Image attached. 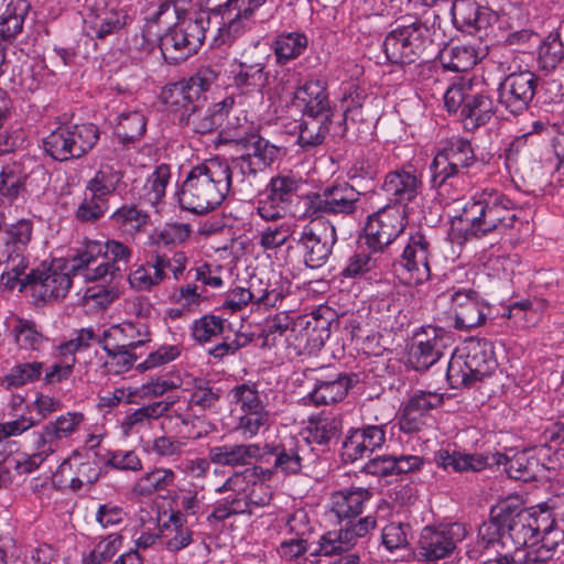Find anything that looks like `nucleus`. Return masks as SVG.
<instances>
[{"instance_id": "obj_22", "label": "nucleus", "mask_w": 564, "mask_h": 564, "mask_svg": "<svg viewBox=\"0 0 564 564\" xmlns=\"http://www.w3.org/2000/svg\"><path fill=\"white\" fill-rule=\"evenodd\" d=\"M423 334L425 338L417 339L409 351V364L419 371L427 370L454 345L453 333L445 328L429 326Z\"/></svg>"}, {"instance_id": "obj_26", "label": "nucleus", "mask_w": 564, "mask_h": 564, "mask_svg": "<svg viewBox=\"0 0 564 564\" xmlns=\"http://www.w3.org/2000/svg\"><path fill=\"white\" fill-rule=\"evenodd\" d=\"M67 268L69 269V263ZM69 274L74 275L69 270L68 272H62L52 269H32L25 275L22 288H30L32 295L43 302L63 299L72 286Z\"/></svg>"}, {"instance_id": "obj_63", "label": "nucleus", "mask_w": 564, "mask_h": 564, "mask_svg": "<svg viewBox=\"0 0 564 564\" xmlns=\"http://www.w3.org/2000/svg\"><path fill=\"white\" fill-rule=\"evenodd\" d=\"M477 56L475 50L467 46H455L448 52V61L444 66L453 72L463 73L476 65Z\"/></svg>"}, {"instance_id": "obj_23", "label": "nucleus", "mask_w": 564, "mask_h": 564, "mask_svg": "<svg viewBox=\"0 0 564 564\" xmlns=\"http://www.w3.org/2000/svg\"><path fill=\"white\" fill-rule=\"evenodd\" d=\"M375 527L376 519L372 517L360 518L357 522L349 519L340 530L325 533L311 555L333 556L347 552L355 545L358 538L365 536Z\"/></svg>"}, {"instance_id": "obj_44", "label": "nucleus", "mask_w": 564, "mask_h": 564, "mask_svg": "<svg viewBox=\"0 0 564 564\" xmlns=\"http://www.w3.org/2000/svg\"><path fill=\"white\" fill-rule=\"evenodd\" d=\"M175 477V473L170 468H153L134 482L132 492L138 497H150L166 490L174 482Z\"/></svg>"}, {"instance_id": "obj_25", "label": "nucleus", "mask_w": 564, "mask_h": 564, "mask_svg": "<svg viewBox=\"0 0 564 564\" xmlns=\"http://www.w3.org/2000/svg\"><path fill=\"white\" fill-rule=\"evenodd\" d=\"M451 15L455 29L469 35L486 31L497 21L495 11L476 0H453Z\"/></svg>"}, {"instance_id": "obj_16", "label": "nucleus", "mask_w": 564, "mask_h": 564, "mask_svg": "<svg viewBox=\"0 0 564 564\" xmlns=\"http://www.w3.org/2000/svg\"><path fill=\"white\" fill-rule=\"evenodd\" d=\"M359 197L360 193L348 183L333 184L318 193L306 195L304 216L351 215L357 209Z\"/></svg>"}, {"instance_id": "obj_61", "label": "nucleus", "mask_w": 564, "mask_h": 564, "mask_svg": "<svg viewBox=\"0 0 564 564\" xmlns=\"http://www.w3.org/2000/svg\"><path fill=\"white\" fill-rule=\"evenodd\" d=\"M191 232L192 228L188 224L171 223L153 235L152 241L159 247L182 243L189 237Z\"/></svg>"}, {"instance_id": "obj_32", "label": "nucleus", "mask_w": 564, "mask_h": 564, "mask_svg": "<svg viewBox=\"0 0 564 564\" xmlns=\"http://www.w3.org/2000/svg\"><path fill=\"white\" fill-rule=\"evenodd\" d=\"M32 223L21 219L17 224L0 226V263L15 262L22 259V252L31 240Z\"/></svg>"}, {"instance_id": "obj_48", "label": "nucleus", "mask_w": 564, "mask_h": 564, "mask_svg": "<svg viewBox=\"0 0 564 564\" xmlns=\"http://www.w3.org/2000/svg\"><path fill=\"white\" fill-rule=\"evenodd\" d=\"M171 178V169L167 164L156 166L149 175L140 194V199L151 206L159 204L165 195L166 186Z\"/></svg>"}, {"instance_id": "obj_35", "label": "nucleus", "mask_w": 564, "mask_h": 564, "mask_svg": "<svg viewBox=\"0 0 564 564\" xmlns=\"http://www.w3.org/2000/svg\"><path fill=\"white\" fill-rule=\"evenodd\" d=\"M144 338L137 339V336L142 335L141 329L132 323H123L112 325L105 329L97 338V343L101 346L105 352L116 351L119 349H137L149 341V333L145 327Z\"/></svg>"}, {"instance_id": "obj_12", "label": "nucleus", "mask_w": 564, "mask_h": 564, "mask_svg": "<svg viewBox=\"0 0 564 564\" xmlns=\"http://www.w3.org/2000/svg\"><path fill=\"white\" fill-rule=\"evenodd\" d=\"M47 183V171L31 159L14 161L2 166L0 196L12 202L26 192L34 193Z\"/></svg>"}, {"instance_id": "obj_6", "label": "nucleus", "mask_w": 564, "mask_h": 564, "mask_svg": "<svg viewBox=\"0 0 564 564\" xmlns=\"http://www.w3.org/2000/svg\"><path fill=\"white\" fill-rule=\"evenodd\" d=\"M434 24L427 25L419 19L409 24H398L384 37L382 48L392 64L409 65L426 63L440 52L434 43Z\"/></svg>"}, {"instance_id": "obj_33", "label": "nucleus", "mask_w": 564, "mask_h": 564, "mask_svg": "<svg viewBox=\"0 0 564 564\" xmlns=\"http://www.w3.org/2000/svg\"><path fill=\"white\" fill-rule=\"evenodd\" d=\"M386 441V432L381 425H366L351 431L344 442L345 455L351 462L369 457Z\"/></svg>"}, {"instance_id": "obj_37", "label": "nucleus", "mask_w": 564, "mask_h": 564, "mask_svg": "<svg viewBox=\"0 0 564 564\" xmlns=\"http://www.w3.org/2000/svg\"><path fill=\"white\" fill-rule=\"evenodd\" d=\"M387 263V259L375 248H359L349 257L347 265L343 269L341 275L348 279H373L378 276V271Z\"/></svg>"}, {"instance_id": "obj_57", "label": "nucleus", "mask_w": 564, "mask_h": 564, "mask_svg": "<svg viewBox=\"0 0 564 564\" xmlns=\"http://www.w3.org/2000/svg\"><path fill=\"white\" fill-rule=\"evenodd\" d=\"M43 371V362H22L14 366L3 378L7 388H18L40 379Z\"/></svg>"}, {"instance_id": "obj_58", "label": "nucleus", "mask_w": 564, "mask_h": 564, "mask_svg": "<svg viewBox=\"0 0 564 564\" xmlns=\"http://www.w3.org/2000/svg\"><path fill=\"white\" fill-rule=\"evenodd\" d=\"M341 423L336 417H319L312 422L310 435L305 438L310 440V444L326 445L339 434Z\"/></svg>"}, {"instance_id": "obj_28", "label": "nucleus", "mask_w": 564, "mask_h": 564, "mask_svg": "<svg viewBox=\"0 0 564 564\" xmlns=\"http://www.w3.org/2000/svg\"><path fill=\"white\" fill-rule=\"evenodd\" d=\"M454 327L458 330H470L486 321V306L474 290L457 291L452 295Z\"/></svg>"}, {"instance_id": "obj_8", "label": "nucleus", "mask_w": 564, "mask_h": 564, "mask_svg": "<svg viewBox=\"0 0 564 564\" xmlns=\"http://www.w3.org/2000/svg\"><path fill=\"white\" fill-rule=\"evenodd\" d=\"M517 219L512 202L505 195L496 194L468 203L458 223H466L467 227L460 230L464 231V239L468 240L500 228H512Z\"/></svg>"}, {"instance_id": "obj_18", "label": "nucleus", "mask_w": 564, "mask_h": 564, "mask_svg": "<svg viewBox=\"0 0 564 564\" xmlns=\"http://www.w3.org/2000/svg\"><path fill=\"white\" fill-rule=\"evenodd\" d=\"M406 227V210L400 206H386L369 216L365 227L366 245L384 252Z\"/></svg>"}, {"instance_id": "obj_30", "label": "nucleus", "mask_w": 564, "mask_h": 564, "mask_svg": "<svg viewBox=\"0 0 564 564\" xmlns=\"http://www.w3.org/2000/svg\"><path fill=\"white\" fill-rule=\"evenodd\" d=\"M294 105L301 109L302 115L334 113L328 99L326 83L322 79H307L294 91Z\"/></svg>"}, {"instance_id": "obj_62", "label": "nucleus", "mask_w": 564, "mask_h": 564, "mask_svg": "<svg viewBox=\"0 0 564 564\" xmlns=\"http://www.w3.org/2000/svg\"><path fill=\"white\" fill-rule=\"evenodd\" d=\"M291 237V226L286 223L269 225L260 234L259 245L264 250L282 247Z\"/></svg>"}, {"instance_id": "obj_53", "label": "nucleus", "mask_w": 564, "mask_h": 564, "mask_svg": "<svg viewBox=\"0 0 564 564\" xmlns=\"http://www.w3.org/2000/svg\"><path fill=\"white\" fill-rule=\"evenodd\" d=\"M248 291L250 292V301L257 304H262L265 307L275 306L284 297L282 289L278 282L273 284L263 282L261 279L251 278L249 281Z\"/></svg>"}, {"instance_id": "obj_38", "label": "nucleus", "mask_w": 564, "mask_h": 564, "mask_svg": "<svg viewBox=\"0 0 564 564\" xmlns=\"http://www.w3.org/2000/svg\"><path fill=\"white\" fill-rule=\"evenodd\" d=\"M221 398V389L214 382L203 378L193 381V388L187 403V410L194 416L200 417L207 411H216Z\"/></svg>"}, {"instance_id": "obj_21", "label": "nucleus", "mask_w": 564, "mask_h": 564, "mask_svg": "<svg viewBox=\"0 0 564 564\" xmlns=\"http://www.w3.org/2000/svg\"><path fill=\"white\" fill-rule=\"evenodd\" d=\"M219 72L213 67H203L187 80L167 85L162 91L163 101L186 111L194 101H202V94L209 90L217 80Z\"/></svg>"}, {"instance_id": "obj_42", "label": "nucleus", "mask_w": 564, "mask_h": 564, "mask_svg": "<svg viewBox=\"0 0 564 564\" xmlns=\"http://www.w3.org/2000/svg\"><path fill=\"white\" fill-rule=\"evenodd\" d=\"M186 519L181 511H173L169 524L161 530V539L171 552H178L188 546L193 541V531L185 524Z\"/></svg>"}, {"instance_id": "obj_39", "label": "nucleus", "mask_w": 564, "mask_h": 564, "mask_svg": "<svg viewBox=\"0 0 564 564\" xmlns=\"http://www.w3.org/2000/svg\"><path fill=\"white\" fill-rule=\"evenodd\" d=\"M497 111V105L485 93H470L463 110V120L467 129H475L490 121Z\"/></svg>"}, {"instance_id": "obj_49", "label": "nucleus", "mask_w": 564, "mask_h": 564, "mask_svg": "<svg viewBox=\"0 0 564 564\" xmlns=\"http://www.w3.org/2000/svg\"><path fill=\"white\" fill-rule=\"evenodd\" d=\"M147 130L145 116L140 111L122 112L117 118L116 133L122 143L139 140Z\"/></svg>"}, {"instance_id": "obj_11", "label": "nucleus", "mask_w": 564, "mask_h": 564, "mask_svg": "<svg viewBox=\"0 0 564 564\" xmlns=\"http://www.w3.org/2000/svg\"><path fill=\"white\" fill-rule=\"evenodd\" d=\"M302 248L304 262L310 268H319L326 263L337 241L335 226L325 217H311L295 238Z\"/></svg>"}, {"instance_id": "obj_34", "label": "nucleus", "mask_w": 564, "mask_h": 564, "mask_svg": "<svg viewBox=\"0 0 564 564\" xmlns=\"http://www.w3.org/2000/svg\"><path fill=\"white\" fill-rule=\"evenodd\" d=\"M260 457L262 448L258 444L226 443L213 446L208 451L210 462L221 466H248Z\"/></svg>"}, {"instance_id": "obj_36", "label": "nucleus", "mask_w": 564, "mask_h": 564, "mask_svg": "<svg viewBox=\"0 0 564 564\" xmlns=\"http://www.w3.org/2000/svg\"><path fill=\"white\" fill-rule=\"evenodd\" d=\"M333 116L334 113L302 115L296 144L303 152H312L324 143L329 132Z\"/></svg>"}, {"instance_id": "obj_55", "label": "nucleus", "mask_w": 564, "mask_h": 564, "mask_svg": "<svg viewBox=\"0 0 564 564\" xmlns=\"http://www.w3.org/2000/svg\"><path fill=\"white\" fill-rule=\"evenodd\" d=\"M539 46V66L550 72L564 58V44L558 34H550Z\"/></svg>"}, {"instance_id": "obj_7", "label": "nucleus", "mask_w": 564, "mask_h": 564, "mask_svg": "<svg viewBox=\"0 0 564 564\" xmlns=\"http://www.w3.org/2000/svg\"><path fill=\"white\" fill-rule=\"evenodd\" d=\"M497 367L492 344L485 338L470 340L463 352L452 355L446 379L452 389L471 388L490 377Z\"/></svg>"}, {"instance_id": "obj_41", "label": "nucleus", "mask_w": 564, "mask_h": 564, "mask_svg": "<svg viewBox=\"0 0 564 564\" xmlns=\"http://www.w3.org/2000/svg\"><path fill=\"white\" fill-rule=\"evenodd\" d=\"M83 421V413L68 412L58 416L55 421L48 422L44 426L43 433L39 434L36 448L45 447L50 444H53L56 447L55 442L72 435Z\"/></svg>"}, {"instance_id": "obj_4", "label": "nucleus", "mask_w": 564, "mask_h": 564, "mask_svg": "<svg viewBox=\"0 0 564 564\" xmlns=\"http://www.w3.org/2000/svg\"><path fill=\"white\" fill-rule=\"evenodd\" d=\"M434 460L438 467L445 470L451 468L456 473H477L487 467L503 465L505 471L510 478L525 482L539 479L536 465L529 448L517 452L511 457L499 452L466 454L458 451L440 449L435 453Z\"/></svg>"}, {"instance_id": "obj_47", "label": "nucleus", "mask_w": 564, "mask_h": 564, "mask_svg": "<svg viewBox=\"0 0 564 564\" xmlns=\"http://www.w3.org/2000/svg\"><path fill=\"white\" fill-rule=\"evenodd\" d=\"M123 173L110 164H101L95 176L87 183L86 189L90 194L107 198L116 192L121 183Z\"/></svg>"}, {"instance_id": "obj_29", "label": "nucleus", "mask_w": 564, "mask_h": 564, "mask_svg": "<svg viewBox=\"0 0 564 564\" xmlns=\"http://www.w3.org/2000/svg\"><path fill=\"white\" fill-rule=\"evenodd\" d=\"M381 188L391 202L406 210V205L421 193L422 181L414 171L398 169L386 175Z\"/></svg>"}, {"instance_id": "obj_46", "label": "nucleus", "mask_w": 564, "mask_h": 564, "mask_svg": "<svg viewBox=\"0 0 564 564\" xmlns=\"http://www.w3.org/2000/svg\"><path fill=\"white\" fill-rule=\"evenodd\" d=\"M29 8L30 6L24 0H17L7 6L0 17V36L2 40L11 41L22 31Z\"/></svg>"}, {"instance_id": "obj_54", "label": "nucleus", "mask_w": 564, "mask_h": 564, "mask_svg": "<svg viewBox=\"0 0 564 564\" xmlns=\"http://www.w3.org/2000/svg\"><path fill=\"white\" fill-rule=\"evenodd\" d=\"M122 535L111 533L100 540L95 547L83 556L82 564H105L109 562L122 546Z\"/></svg>"}, {"instance_id": "obj_64", "label": "nucleus", "mask_w": 564, "mask_h": 564, "mask_svg": "<svg viewBox=\"0 0 564 564\" xmlns=\"http://www.w3.org/2000/svg\"><path fill=\"white\" fill-rule=\"evenodd\" d=\"M108 209V200L105 197L90 194V197H85L78 206L76 216L80 221H96L100 219Z\"/></svg>"}, {"instance_id": "obj_31", "label": "nucleus", "mask_w": 564, "mask_h": 564, "mask_svg": "<svg viewBox=\"0 0 564 564\" xmlns=\"http://www.w3.org/2000/svg\"><path fill=\"white\" fill-rule=\"evenodd\" d=\"M268 56L252 58L243 54L237 62V68L232 69V84L242 93L259 91L268 84V74L264 72Z\"/></svg>"}, {"instance_id": "obj_51", "label": "nucleus", "mask_w": 564, "mask_h": 564, "mask_svg": "<svg viewBox=\"0 0 564 564\" xmlns=\"http://www.w3.org/2000/svg\"><path fill=\"white\" fill-rule=\"evenodd\" d=\"M307 47V37L302 33H288L279 35L274 41V54L279 64L294 59L302 55Z\"/></svg>"}, {"instance_id": "obj_40", "label": "nucleus", "mask_w": 564, "mask_h": 564, "mask_svg": "<svg viewBox=\"0 0 564 564\" xmlns=\"http://www.w3.org/2000/svg\"><path fill=\"white\" fill-rule=\"evenodd\" d=\"M372 494L365 488H352L338 491L333 496L332 511L340 520L352 519L361 514L364 505L371 498Z\"/></svg>"}, {"instance_id": "obj_13", "label": "nucleus", "mask_w": 564, "mask_h": 564, "mask_svg": "<svg viewBox=\"0 0 564 564\" xmlns=\"http://www.w3.org/2000/svg\"><path fill=\"white\" fill-rule=\"evenodd\" d=\"M477 161L470 141L458 138L452 139L433 159L431 186L441 188L449 178L464 174V171Z\"/></svg>"}, {"instance_id": "obj_20", "label": "nucleus", "mask_w": 564, "mask_h": 564, "mask_svg": "<svg viewBox=\"0 0 564 564\" xmlns=\"http://www.w3.org/2000/svg\"><path fill=\"white\" fill-rule=\"evenodd\" d=\"M234 105L235 98L228 96L210 106L204 93L202 101H194L186 111H182L181 122L194 133L205 134L224 124L225 117L234 111Z\"/></svg>"}, {"instance_id": "obj_10", "label": "nucleus", "mask_w": 564, "mask_h": 564, "mask_svg": "<svg viewBox=\"0 0 564 564\" xmlns=\"http://www.w3.org/2000/svg\"><path fill=\"white\" fill-rule=\"evenodd\" d=\"M274 456L273 470L284 476L302 474L318 459V451L311 446L308 438L289 436L276 444L265 445L262 455Z\"/></svg>"}, {"instance_id": "obj_3", "label": "nucleus", "mask_w": 564, "mask_h": 564, "mask_svg": "<svg viewBox=\"0 0 564 564\" xmlns=\"http://www.w3.org/2000/svg\"><path fill=\"white\" fill-rule=\"evenodd\" d=\"M230 135L232 137L230 141L237 152L232 156L230 165L235 174V189L248 197L258 191L259 173L279 159L281 148L256 131Z\"/></svg>"}, {"instance_id": "obj_56", "label": "nucleus", "mask_w": 564, "mask_h": 564, "mask_svg": "<svg viewBox=\"0 0 564 564\" xmlns=\"http://www.w3.org/2000/svg\"><path fill=\"white\" fill-rule=\"evenodd\" d=\"M173 404L174 401H156L139 408L131 414L127 415L122 426L126 430H132L138 424H143L151 420L159 419L160 416L171 412Z\"/></svg>"}, {"instance_id": "obj_15", "label": "nucleus", "mask_w": 564, "mask_h": 564, "mask_svg": "<svg viewBox=\"0 0 564 564\" xmlns=\"http://www.w3.org/2000/svg\"><path fill=\"white\" fill-rule=\"evenodd\" d=\"M130 18L111 0H86L83 15L84 33L97 40L118 34Z\"/></svg>"}, {"instance_id": "obj_9", "label": "nucleus", "mask_w": 564, "mask_h": 564, "mask_svg": "<svg viewBox=\"0 0 564 564\" xmlns=\"http://www.w3.org/2000/svg\"><path fill=\"white\" fill-rule=\"evenodd\" d=\"M209 14L199 10L188 18L177 15L178 22L160 39L164 57L177 63L197 53L209 28Z\"/></svg>"}, {"instance_id": "obj_50", "label": "nucleus", "mask_w": 564, "mask_h": 564, "mask_svg": "<svg viewBox=\"0 0 564 564\" xmlns=\"http://www.w3.org/2000/svg\"><path fill=\"white\" fill-rule=\"evenodd\" d=\"M76 159H80L89 153L97 144L100 138L99 128L91 123H68Z\"/></svg>"}, {"instance_id": "obj_24", "label": "nucleus", "mask_w": 564, "mask_h": 564, "mask_svg": "<svg viewBox=\"0 0 564 564\" xmlns=\"http://www.w3.org/2000/svg\"><path fill=\"white\" fill-rule=\"evenodd\" d=\"M314 372L315 382L308 398L315 405H330L343 401L358 381L356 373H326L325 368Z\"/></svg>"}, {"instance_id": "obj_14", "label": "nucleus", "mask_w": 564, "mask_h": 564, "mask_svg": "<svg viewBox=\"0 0 564 564\" xmlns=\"http://www.w3.org/2000/svg\"><path fill=\"white\" fill-rule=\"evenodd\" d=\"M432 257L431 240L422 231L410 235L400 259L393 263L394 271L402 270L401 279L405 284L420 285L431 279L430 259Z\"/></svg>"}, {"instance_id": "obj_59", "label": "nucleus", "mask_w": 564, "mask_h": 564, "mask_svg": "<svg viewBox=\"0 0 564 564\" xmlns=\"http://www.w3.org/2000/svg\"><path fill=\"white\" fill-rule=\"evenodd\" d=\"M225 328V319L215 315H204L196 319L192 326V335L198 343L209 341L213 337L221 335Z\"/></svg>"}, {"instance_id": "obj_27", "label": "nucleus", "mask_w": 564, "mask_h": 564, "mask_svg": "<svg viewBox=\"0 0 564 564\" xmlns=\"http://www.w3.org/2000/svg\"><path fill=\"white\" fill-rule=\"evenodd\" d=\"M465 527L453 523L442 530L424 528L420 539V553L429 561L448 556L456 547V542L464 539Z\"/></svg>"}, {"instance_id": "obj_52", "label": "nucleus", "mask_w": 564, "mask_h": 564, "mask_svg": "<svg viewBox=\"0 0 564 564\" xmlns=\"http://www.w3.org/2000/svg\"><path fill=\"white\" fill-rule=\"evenodd\" d=\"M412 538L411 525L401 521H392L381 531V543L389 552L406 549Z\"/></svg>"}, {"instance_id": "obj_43", "label": "nucleus", "mask_w": 564, "mask_h": 564, "mask_svg": "<svg viewBox=\"0 0 564 564\" xmlns=\"http://www.w3.org/2000/svg\"><path fill=\"white\" fill-rule=\"evenodd\" d=\"M42 145L45 153L55 161L66 162L76 159L68 123H63L53 130L43 139Z\"/></svg>"}, {"instance_id": "obj_17", "label": "nucleus", "mask_w": 564, "mask_h": 564, "mask_svg": "<svg viewBox=\"0 0 564 564\" xmlns=\"http://www.w3.org/2000/svg\"><path fill=\"white\" fill-rule=\"evenodd\" d=\"M300 181L289 175L270 180L265 192L257 202V214L265 221H276L292 213V205L299 198Z\"/></svg>"}, {"instance_id": "obj_1", "label": "nucleus", "mask_w": 564, "mask_h": 564, "mask_svg": "<svg viewBox=\"0 0 564 564\" xmlns=\"http://www.w3.org/2000/svg\"><path fill=\"white\" fill-rule=\"evenodd\" d=\"M479 541L485 549L502 550L535 547L540 539L546 544L564 542V518L549 509L535 512L525 510L518 499H506L490 509L489 519L478 529Z\"/></svg>"}, {"instance_id": "obj_5", "label": "nucleus", "mask_w": 564, "mask_h": 564, "mask_svg": "<svg viewBox=\"0 0 564 564\" xmlns=\"http://www.w3.org/2000/svg\"><path fill=\"white\" fill-rule=\"evenodd\" d=\"M131 257V248L118 240L87 241L69 257V271L88 282L106 280L108 275L112 281L122 276L120 264H128Z\"/></svg>"}, {"instance_id": "obj_2", "label": "nucleus", "mask_w": 564, "mask_h": 564, "mask_svg": "<svg viewBox=\"0 0 564 564\" xmlns=\"http://www.w3.org/2000/svg\"><path fill=\"white\" fill-rule=\"evenodd\" d=\"M230 189H235V174L229 163L213 158L191 169L177 192L182 209L203 215L218 208Z\"/></svg>"}, {"instance_id": "obj_45", "label": "nucleus", "mask_w": 564, "mask_h": 564, "mask_svg": "<svg viewBox=\"0 0 564 564\" xmlns=\"http://www.w3.org/2000/svg\"><path fill=\"white\" fill-rule=\"evenodd\" d=\"M161 263L156 262L154 254H151L147 263L138 265L130 272L128 281L131 288L137 291H150L161 284L167 276V274L161 271Z\"/></svg>"}, {"instance_id": "obj_60", "label": "nucleus", "mask_w": 564, "mask_h": 564, "mask_svg": "<svg viewBox=\"0 0 564 564\" xmlns=\"http://www.w3.org/2000/svg\"><path fill=\"white\" fill-rule=\"evenodd\" d=\"M272 473L273 471L270 469L263 470L261 467L257 466L246 468L243 471L232 474V476H230L220 487H218L216 491L219 494L228 490L240 492L245 490V482H256L260 474L263 476V478H270Z\"/></svg>"}, {"instance_id": "obj_19", "label": "nucleus", "mask_w": 564, "mask_h": 564, "mask_svg": "<svg viewBox=\"0 0 564 564\" xmlns=\"http://www.w3.org/2000/svg\"><path fill=\"white\" fill-rule=\"evenodd\" d=\"M538 87V76L530 70L507 75L497 88V105L507 112L519 116L532 102Z\"/></svg>"}]
</instances>
